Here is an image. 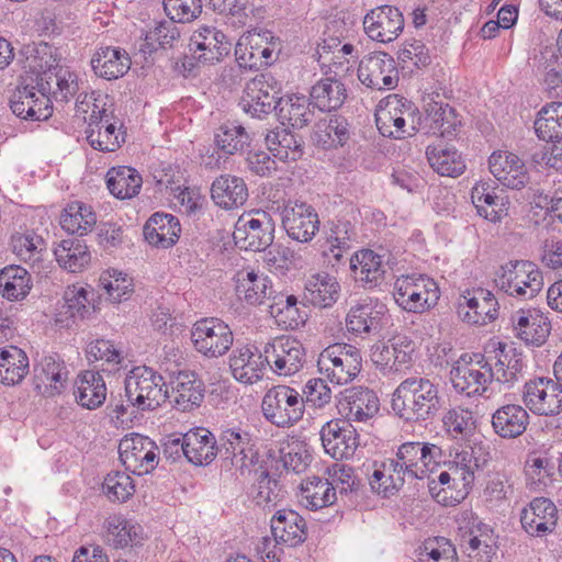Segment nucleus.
I'll use <instances>...</instances> for the list:
<instances>
[{"label":"nucleus","instance_id":"obj_31","mask_svg":"<svg viewBox=\"0 0 562 562\" xmlns=\"http://www.w3.org/2000/svg\"><path fill=\"white\" fill-rule=\"evenodd\" d=\"M350 270L353 280L364 289L380 285L385 273L382 256L371 249L357 251L350 258Z\"/></svg>","mask_w":562,"mask_h":562},{"label":"nucleus","instance_id":"obj_8","mask_svg":"<svg viewBox=\"0 0 562 562\" xmlns=\"http://www.w3.org/2000/svg\"><path fill=\"white\" fill-rule=\"evenodd\" d=\"M441 453V449L429 442H419V441H407L402 443L397 448L396 459L400 461L403 469L409 473L411 480H425L428 481V487L432 495L437 498L438 502H447L446 495L440 498L441 491L435 494L436 486L435 480L430 477L429 465L435 462V459L439 457ZM442 492L446 493V488H442Z\"/></svg>","mask_w":562,"mask_h":562},{"label":"nucleus","instance_id":"obj_30","mask_svg":"<svg viewBox=\"0 0 562 562\" xmlns=\"http://www.w3.org/2000/svg\"><path fill=\"white\" fill-rule=\"evenodd\" d=\"M513 325L517 336L527 345L541 346L546 342L551 324L539 310H519L513 316Z\"/></svg>","mask_w":562,"mask_h":562},{"label":"nucleus","instance_id":"obj_15","mask_svg":"<svg viewBox=\"0 0 562 562\" xmlns=\"http://www.w3.org/2000/svg\"><path fill=\"white\" fill-rule=\"evenodd\" d=\"M266 361L278 375L290 376L299 372L305 361L303 345L292 337L281 336L265 346Z\"/></svg>","mask_w":562,"mask_h":562},{"label":"nucleus","instance_id":"obj_42","mask_svg":"<svg viewBox=\"0 0 562 562\" xmlns=\"http://www.w3.org/2000/svg\"><path fill=\"white\" fill-rule=\"evenodd\" d=\"M340 285L335 277L328 273L311 276L304 286V300L317 307H329L338 299Z\"/></svg>","mask_w":562,"mask_h":562},{"label":"nucleus","instance_id":"obj_19","mask_svg":"<svg viewBox=\"0 0 562 562\" xmlns=\"http://www.w3.org/2000/svg\"><path fill=\"white\" fill-rule=\"evenodd\" d=\"M68 383V369L57 353L44 356L34 364V385L37 393L54 397L61 394Z\"/></svg>","mask_w":562,"mask_h":562},{"label":"nucleus","instance_id":"obj_6","mask_svg":"<svg viewBox=\"0 0 562 562\" xmlns=\"http://www.w3.org/2000/svg\"><path fill=\"white\" fill-rule=\"evenodd\" d=\"M495 282L510 296L532 299L541 291L543 277L532 261L512 260L501 267Z\"/></svg>","mask_w":562,"mask_h":562},{"label":"nucleus","instance_id":"obj_50","mask_svg":"<svg viewBox=\"0 0 562 562\" xmlns=\"http://www.w3.org/2000/svg\"><path fill=\"white\" fill-rule=\"evenodd\" d=\"M426 156L430 167L440 176L458 177L465 168L457 150L441 145L428 146Z\"/></svg>","mask_w":562,"mask_h":562},{"label":"nucleus","instance_id":"obj_16","mask_svg":"<svg viewBox=\"0 0 562 562\" xmlns=\"http://www.w3.org/2000/svg\"><path fill=\"white\" fill-rule=\"evenodd\" d=\"M37 86L40 89L36 92L35 87L26 83V79H23L21 86L13 92L10 108L16 116L23 120L44 121L52 115L50 100L46 94V88L38 81Z\"/></svg>","mask_w":562,"mask_h":562},{"label":"nucleus","instance_id":"obj_3","mask_svg":"<svg viewBox=\"0 0 562 562\" xmlns=\"http://www.w3.org/2000/svg\"><path fill=\"white\" fill-rule=\"evenodd\" d=\"M127 402L139 411H153L168 397L167 384L162 375L153 368H133L125 378Z\"/></svg>","mask_w":562,"mask_h":562},{"label":"nucleus","instance_id":"obj_25","mask_svg":"<svg viewBox=\"0 0 562 562\" xmlns=\"http://www.w3.org/2000/svg\"><path fill=\"white\" fill-rule=\"evenodd\" d=\"M492 175L505 187L520 190L529 181L525 162L508 151L493 153L488 159Z\"/></svg>","mask_w":562,"mask_h":562},{"label":"nucleus","instance_id":"obj_13","mask_svg":"<svg viewBox=\"0 0 562 562\" xmlns=\"http://www.w3.org/2000/svg\"><path fill=\"white\" fill-rule=\"evenodd\" d=\"M280 89L270 74H261L251 79L245 87L240 105L254 117H261L277 109L281 102Z\"/></svg>","mask_w":562,"mask_h":562},{"label":"nucleus","instance_id":"obj_53","mask_svg":"<svg viewBox=\"0 0 562 562\" xmlns=\"http://www.w3.org/2000/svg\"><path fill=\"white\" fill-rule=\"evenodd\" d=\"M214 140L223 154L235 155L249 145L250 138L244 126L224 123L215 133Z\"/></svg>","mask_w":562,"mask_h":562},{"label":"nucleus","instance_id":"obj_9","mask_svg":"<svg viewBox=\"0 0 562 562\" xmlns=\"http://www.w3.org/2000/svg\"><path fill=\"white\" fill-rule=\"evenodd\" d=\"M194 349L207 358H218L233 346V331L220 318H202L191 329Z\"/></svg>","mask_w":562,"mask_h":562},{"label":"nucleus","instance_id":"obj_20","mask_svg":"<svg viewBox=\"0 0 562 562\" xmlns=\"http://www.w3.org/2000/svg\"><path fill=\"white\" fill-rule=\"evenodd\" d=\"M363 27L371 40L390 43L403 32L404 18L397 8L381 5L367 13Z\"/></svg>","mask_w":562,"mask_h":562},{"label":"nucleus","instance_id":"obj_39","mask_svg":"<svg viewBox=\"0 0 562 562\" xmlns=\"http://www.w3.org/2000/svg\"><path fill=\"white\" fill-rule=\"evenodd\" d=\"M187 460L194 465L211 463L218 453L216 439L206 428H194L184 434Z\"/></svg>","mask_w":562,"mask_h":562},{"label":"nucleus","instance_id":"obj_61","mask_svg":"<svg viewBox=\"0 0 562 562\" xmlns=\"http://www.w3.org/2000/svg\"><path fill=\"white\" fill-rule=\"evenodd\" d=\"M100 284L113 303L127 300L133 291L132 280L117 270H108L100 277Z\"/></svg>","mask_w":562,"mask_h":562},{"label":"nucleus","instance_id":"obj_2","mask_svg":"<svg viewBox=\"0 0 562 562\" xmlns=\"http://www.w3.org/2000/svg\"><path fill=\"white\" fill-rule=\"evenodd\" d=\"M392 409L406 422L430 420L441 409L439 387L426 378H407L393 393Z\"/></svg>","mask_w":562,"mask_h":562},{"label":"nucleus","instance_id":"obj_59","mask_svg":"<svg viewBox=\"0 0 562 562\" xmlns=\"http://www.w3.org/2000/svg\"><path fill=\"white\" fill-rule=\"evenodd\" d=\"M355 236L350 222L334 220L328 223L327 241L330 244V252L335 259L339 260L342 257V251L350 247L349 243Z\"/></svg>","mask_w":562,"mask_h":562},{"label":"nucleus","instance_id":"obj_36","mask_svg":"<svg viewBox=\"0 0 562 562\" xmlns=\"http://www.w3.org/2000/svg\"><path fill=\"white\" fill-rule=\"evenodd\" d=\"M211 196L220 207L233 210L241 206L247 201L248 189L243 178L222 175L213 181Z\"/></svg>","mask_w":562,"mask_h":562},{"label":"nucleus","instance_id":"obj_47","mask_svg":"<svg viewBox=\"0 0 562 562\" xmlns=\"http://www.w3.org/2000/svg\"><path fill=\"white\" fill-rule=\"evenodd\" d=\"M269 151L281 161H296L303 156L302 137L286 128H277L266 135Z\"/></svg>","mask_w":562,"mask_h":562},{"label":"nucleus","instance_id":"obj_43","mask_svg":"<svg viewBox=\"0 0 562 562\" xmlns=\"http://www.w3.org/2000/svg\"><path fill=\"white\" fill-rule=\"evenodd\" d=\"M173 402L182 412L199 406L204 397L203 384L193 372H179L172 381Z\"/></svg>","mask_w":562,"mask_h":562},{"label":"nucleus","instance_id":"obj_37","mask_svg":"<svg viewBox=\"0 0 562 562\" xmlns=\"http://www.w3.org/2000/svg\"><path fill=\"white\" fill-rule=\"evenodd\" d=\"M181 232L179 220L165 213L153 214L144 226V236L148 244L169 248L177 243Z\"/></svg>","mask_w":562,"mask_h":562},{"label":"nucleus","instance_id":"obj_33","mask_svg":"<svg viewBox=\"0 0 562 562\" xmlns=\"http://www.w3.org/2000/svg\"><path fill=\"white\" fill-rule=\"evenodd\" d=\"M271 532L277 542L296 547L306 539V522L292 509H280L271 518Z\"/></svg>","mask_w":562,"mask_h":562},{"label":"nucleus","instance_id":"obj_40","mask_svg":"<svg viewBox=\"0 0 562 562\" xmlns=\"http://www.w3.org/2000/svg\"><path fill=\"white\" fill-rule=\"evenodd\" d=\"M91 66L101 78L115 80L123 77L131 68L128 54L117 47H102L91 59Z\"/></svg>","mask_w":562,"mask_h":562},{"label":"nucleus","instance_id":"obj_12","mask_svg":"<svg viewBox=\"0 0 562 562\" xmlns=\"http://www.w3.org/2000/svg\"><path fill=\"white\" fill-rule=\"evenodd\" d=\"M273 232L274 224L269 214L256 211L252 215H243L238 218L233 236L240 248L261 251L272 245Z\"/></svg>","mask_w":562,"mask_h":562},{"label":"nucleus","instance_id":"obj_4","mask_svg":"<svg viewBox=\"0 0 562 562\" xmlns=\"http://www.w3.org/2000/svg\"><path fill=\"white\" fill-rule=\"evenodd\" d=\"M362 368L360 350L348 344L329 345L318 355L317 370L334 384L344 385L353 381Z\"/></svg>","mask_w":562,"mask_h":562},{"label":"nucleus","instance_id":"obj_49","mask_svg":"<svg viewBox=\"0 0 562 562\" xmlns=\"http://www.w3.org/2000/svg\"><path fill=\"white\" fill-rule=\"evenodd\" d=\"M301 491V502L312 510L330 506L336 501V487L327 479H308Z\"/></svg>","mask_w":562,"mask_h":562},{"label":"nucleus","instance_id":"obj_1","mask_svg":"<svg viewBox=\"0 0 562 562\" xmlns=\"http://www.w3.org/2000/svg\"><path fill=\"white\" fill-rule=\"evenodd\" d=\"M110 113L94 93H80L75 103L72 127H83L87 142L101 151H114L124 142V134L110 122Z\"/></svg>","mask_w":562,"mask_h":562},{"label":"nucleus","instance_id":"obj_32","mask_svg":"<svg viewBox=\"0 0 562 562\" xmlns=\"http://www.w3.org/2000/svg\"><path fill=\"white\" fill-rule=\"evenodd\" d=\"M311 102L323 112L339 109L347 99V89L341 82L340 74L331 71L325 78L319 79L311 89Z\"/></svg>","mask_w":562,"mask_h":562},{"label":"nucleus","instance_id":"obj_27","mask_svg":"<svg viewBox=\"0 0 562 562\" xmlns=\"http://www.w3.org/2000/svg\"><path fill=\"white\" fill-rule=\"evenodd\" d=\"M464 304L459 303V314L463 321L474 325H486L498 316V302L494 294L484 289H476L472 295L463 296Z\"/></svg>","mask_w":562,"mask_h":562},{"label":"nucleus","instance_id":"obj_21","mask_svg":"<svg viewBox=\"0 0 562 562\" xmlns=\"http://www.w3.org/2000/svg\"><path fill=\"white\" fill-rule=\"evenodd\" d=\"M380 407L376 394L364 386H353L341 392L338 409L348 422L363 423L374 417Z\"/></svg>","mask_w":562,"mask_h":562},{"label":"nucleus","instance_id":"obj_51","mask_svg":"<svg viewBox=\"0 0 562 562\" xmlns=\"http://www.w3.org/2000/svg\"><path fill=\"white\" fill-rule=\"evenodd\" d=\"M535 131L546 142L562 140V102H553L541 109L535 121Z\"/></svg>","mask_w":562,"mask_h":562},{"label":"nucleus","instance_id":"obj_56","mask_svg":"<svg viewBox=\"0 0 562 562\" xmlns=\"http://www.w3.org/2000/svg\"><path fill=\"white\" fill-rule=\"evenodd\" d=\"M419 562H458L456 547L445 537L429 538L420 548Z\"/></svg>","mask_w":562,"mask_h":562},{"label":"nucleus","instance_id":"obj_34","mask_svg":"<svg viewBox=\"0 0 562 562\" xmlns=\"http://www.w3.org/2000/svg\"><path fill=\"white\" fill-rule=\"evenodd\" d=\"M529 413L518 404H506L492 415V427L496 435L504 439L521 436L529 425Z\"/></svg>","mask_w":562,"mask_h":562},{"label":"nucleus","instance_id":"obj_18","mask_svg":"<svg viewBox=\"0 0 562 562\" xmlns=\"http://www.w3.org/2000/svg\"><path fill=\"white\" fill-rule=\"evenodd\" d=\"M323 447L336 460L353 456L359 442L356 429L348 420L331 419L321 429Z\"/></svg>","mask_w":562,"mask_h":562},{"label":"nucleus","instance_id":"obj_35","mask_svg":"<svg viewBox=\"0 0 562 562\" xmlns=\"http://www.w3.org/2000/svg\"><path fill=\"white\" fill-rule=\"evenodd\" d=\"M76 391H72L76 403L82 408L93 411L103 405L106 398V386L103 376L93 370L78 374Z\"/></svg>","mask_w":562,"mask_h":562},{"label":"nucleus","instance_id":"obj_44","mask_svg":"<svg viewBox=\"0 0 562 562\" xmlns=\"http://www.w3.org/2000/svg\"><path fill=\"white\" fill-rule=\"evenodd\" d=\"M312 139L316 146L323 149L344 146L349 139L347 120L336 115L321 120L314 127Z\"/></svg>","mask_w":562,"mask_h":562},{"label":"nucleus","instance_id":"obj_28","mask_svg":"<svg viewBox=\"0 0 562 562\" xmlns=\"http://www.w3.org/2000/svg\"><path fill=\"white\" fill-rule=\"evenodd\" d=\"M235 291L239 300L249 305H260L266 300L273 302L277 291L272 288V282L263 273L254 270H240L235 277Z\"/></svg>","mask_w":562,"mask_h":562},{"label":"nucleus","instance_id":"obj_14","mask_svg":"<svg viewBox=\"0 0 562 562\" xmlns=\"http://www.w3.org/2000/svg\"><path fill=\"white\" fill-rule=\"evenodd\" d=\"M282 226L288 236L300 243L311 241L319 229L315 209L304 201L289 200L281 211Z\"/></svg>","mask_w":562,"mask_h":562},{"label":"nucleus","instance_id":"obj_48","mask_svg":"<svg viewBox=\"0 0 562 562\" xmlns=\"http://www.w3.org/2000/svg\"><path fill=\"white\" fill-rule=\"evenodd\" d=\"M471 199L479 215L491 222H499L506 215L504 199L496 195L488 183L475 184Z\"/></svg>","mask_w":562,"mask_h":562},{"label":"nucleus","instance_id":"obj_63","mask_svg":"<svg viewBox=\"0 0 562 562\" xmlns=\"http://www.w3.org/2000/svg\"><path fill=\"white\" fill-rule=\"evenodd\" d=\"M443 426L453 438H465L474 429L473 414L469 409L454 407L449 409L443 418Z\"/></svg>","mask_w":562,"mask_h":562},{"label":"nucleus","instance_id":"obj_46","mask_svg":"<svg viewBox=\"0 0 562 562\" xmlns=\"http://www.w3.org/2000/svg\"><path fill=\"white\" fill-rule=\"evenodd\" d=\"M32 289V279L26 269L8 266L0 270V295L10 301L24 300Z\"/></svg>","mask_w":562,"mask_h":562},{"label":"nucleus","instance_id":"obj_45","mask_svg":"<svg viewBox=\"0 0 562 562\" xmlns=\"http://www.w3.org/2000/svg\"><path fill=\"white\" fill-rule=\"evenodd\" d=\"M29 357L22 349L15 346L0 349V382L2 384H19L29 373Z\"/></svg>","mask_w":562,"mask_h":562},{"label":"nucleus","instance_id":"obj_41","mask_svg":"<svg viewBox=\"0 0 562 562\" xmlns=\"http://www.w3.org/2000/svg\"><path fill=\"white\" fill-rule=\"evenodd\" d=\"M106 188L110 193L120 200L136 196L142 188L143 178L139 172L128 166L112 167L108 170Z\"/></svg>","mask_w":562,"mask_h":562},{"label":"nucleus","instance_id":"obj_29","mask_svg":"<svg viewBox=\"0 0 562 562\" xmlns=\"http://www.w3.org/2000/svg\"><path fill=\"white\" fill-rule=\"evenodd\" d=\"M254 441L251 435L240 428L223 430L217 446L218 453L225 460H231L234 468L243 471L251 463L248 452L252 450Z\"/></svg>","mask_w":562,"mask_h":562},{"label":"nucleus","instance_id":"obj_23","mask_svg":"<svg viewBox=\"0 0 562 562\" xmlns=\"http://www.w3.org/2000/svg\"><path fill=\"white\" fill-rule=\"evenodd\" d=\"M232 43L226 35L212 26H201L190 38V50L194 58L201 63L213 64L228 55Z\"/></svg>","mask_w":562,"mask_h":562},{"label":"nucleus","instance_id":"obj_22","mask_svg":"<svg viewBox=\"0 0 562 562\" xmlns=\"http://www.w3.org/2000/svg\"><path fill=\"white\" fill-rule=\"evenodd\" d=\"M482 360L468 362L463 358L456 362L450 371V380L458 393L467 396L482 395L492 382V374Z\"/></svg>","mask_w":562,"mask_h":562},{"label":"nucleus","instance_id":"obj_11","mask_svg":"<svg viewBox=\"0 0 562 562\" xmlns=\"http://www.w3.org/2000/svg\"><path fill=\"white\" fill-rule=\"evenodd\" d=\"M522 402L537 416H557L562 412V390L553 379L536 378L525 383Z\"/></svg>","mask_w":562,"mask_h":562},{"label":"nucleus","instance_id":"obj_55","mask_svg":"<svg viewBox=\"0 0 562 562\" xmlns=\"http://www.w3.org/2000/svg\"><path fill=\"white\" fill-rule=\"evenodd\" d=\"M346 324L347 329L355 334L376 333L381 328L379 313H373L368 304L351 307Z\"/></svg>","mask_w":562,"mask_h":562},{"label":"nucleus","instance_id":"obj_64","mask_svg":"<svg viewBox=\"0 0 562 562\" xmlns=\"http://www.w3.org/2000/svg\"><path fill=\"white\" fill-rule=\"evenodd\" d=\"M164 10L173 22L188 23L202 12L201 0H164Z\"/></svg>","mask_w":562,"mask_h":562},{"label":"nucleus","instance_id":"obj_54","mask_svg":"<svg viewBox=\"0 0 562 562\" xmlns=\"http://www.w3.org/2000/svg\"><path fill=\"white\" fill-rule=\"evenodd\" d=\"M13 252L25 262H38L45 249V241L34 231L16 233L11 237Z\"/></svg>","mask_w":562,"mask_h":562},{"label":"nucleus","instance_id":"obj_10","mask_svg":"<svg viewBox=\"0 0 562 562\" xmlns=\"http://www.w3.org/2000/svg\"><path fill=\"white\" fill-rule=\"evenodd\" d=\"M119 454L126 470L137 475L150 473L158 465V447L150 438L132 432L119 443Z\"/></svg>","mask_w":562,"mask_h":562},{"label":"nucleus","instance_id":"obj_52","mask_svg":"<svg viewBox=\"0 0 562 562\" xmlns=\"http://www.w3.org/2000/svg\"><path fill=\"white\" fill-rule=\"evenodd\" d=\"M278 116L283 125L302 128L311 122L313 111L304 95H292L279 103Z\"/></svg>","mask_w":562,"mask_h":562},{"label":"nucleus","instance_id":"obj_62","mask_svg":"<svg viewBox=\"0 0 562 562\" xmlns=\"http://www.w3.org/2000/svg\"><path fill=\"white\" fill-rule=\"evenodd\" d=\"M303 409L305 406L322 409L331 401V390L323 378L310 379L303 386L301 394Z\"/></svg>","mask_w":562,"mask_h":562},{"label":"nucleus","instance_id":"obj_60","mask_svg":"<svg viewBox=\"0 0 562 562\" xmlns=\"http://www.w3.org/2000/svg\"><path fill=\"white\" fill-rule=\"evenodd\" d=\"M269 308L271 316L279 318V321L285 323L284 318L289 319V326L291 327L304 324V318L297 307V299L294 295L276 293Z\"/></svg>","mask_w":562,"mask_h":562},{"label":"nucleus","instance_id":"obj_24","mask_svg":"<svg viewBox=\"0 0 562 562\" xmlns=\"http://www.w3.org/2000/svg\"><path fill=\"white\" fill-rule=\"evenodd\" d=\"M520 522L527 533L543 537L555 529L558 509L554 503L546 497H536L528 507L521 510Z\"/></svg>","mask_w":562,"mask_h":562},{"label":"nucleus","instance_id":"obj_7","mask_svg":"<svg viewBox=\"0 0 562 562\" xmlns=\"http://www.w3.org/2000/svg\"><path fill=\"white\" fill-rule=\"evenodd\" d=\"M265 418L279 428H290L304 415L301 393L288 385L269 389L261 403Z\"/></svg>","mask_w":562,"mask_h":562},{"label":"nucleus","instance_id":"obj_5","mask_svg":"<svg viewBox=\"0 0 562 562\" xmlns=\"http://www.w3.org/2000/svg\"><path fill=\"white\" fill-rule=\"evenodd\" d=\"M393 296L402 310L422 314L438 303L440 291L432 279L423 274H407L395 280Z\"/></svg>","mask_w":562,"mask_h":562},{"label":"nucleus","instance_id":"obj_58","mask_svg":"<svg viewBox=\"0 0 562 562\" xmlns=\"http://www.w3.org/2000/svg\"><path fill=\"white\" fill-rule=\"evenodd\" d=\"M415 108L412 102L398 94H391L381 100L375 111V123L389 124L392 117L413 116Z\"/></svg>","mask_w":562,"mask_h":562},{"label":"nucleus","instance_id":"obj_38","mask_svg":"<svg viewBox=\"0 0 562 562\" xmlns=\"http://www.w3.org/2000/svg\"><path fill=\"white\" fill-rule=\"evenodd\" d=\"M424 110L423 128L428 134L450 136L460 124L456 110L447 103L430 100Z\"/></svg>","mask_w":562,"mask_h":562},{"label":"nucleus","instance_id":"obj_57","mask_svg":"<svg viewBox=\"0 0 562 562\" xmlns=\"http://www.w3.org/2000/svg\"><path fill=\"white\" fill-rule=\"evenodd\" d=\"M102 490L110 501L124 503L135 493V485L127 473L113 471L104 477Z\"/></svg>","mask_w":562,"mask_h":562},{"label":"nucleus","instance_id":"obj_17","mask_svg":"<svg viewBox=\"0 0 562 562\" xmlns=\"http://www.w3.org/2000/svg\"><path fill=\"white\" fill-rule=\"evenodd\" d=\"M359 80L371 89H393L398 81L394 58L382 52L370 54L360 61Z\"/></svg>","mask_w":562,"mask_h":562},{"label":"nucleus","instance_id":"obj_26","mask_svg":"<svg viewBox=\"0 0 562 562\" xmlns=\"http://www.w3.org/2000/svg\"><path fill=\"white\" fill-rule=\"evenodd\" d=\"M267 366L265 350L261 352L255 346L236 349L229 358V368L234 378L247 384L259 381Z\"/></svg>","mask_w":562,"mask_h":562}]
</instances>
